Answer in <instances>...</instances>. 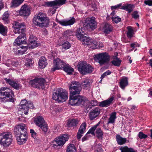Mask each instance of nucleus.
I'll list each match as a JSON object with an SVG mask.
<instances>
[{"label": "nucleus", "mask_w": 152, "mask_h": 152, "mask_svg": "<svg viewBox=\"0 0 152 152\" xmlns=\"http://www.w3.org/2000/svg\"><path fill=\"white\" fill-rule=\"evenodd\" d=\"M30 133L31 134V136L34 138H36L37 137V133L35 132L34 131L33 129L30 130Z\"/></svg>", "instance_id": "4d7b16f0"}, {"label": "nucleus", "mask_w": 152, "mask_h": 152, "mask_svg": "<svg viewBox=\"0 0 152 152\" xmlns=\"http://www.w3.org/2000/svg\"><path fill=\"white\" fill-rule=\"evenodd\" d=\"M91 6L93 9V10H95L97 8L96 5V4H92L91 5Z\"/></svg>", "instance_id": "774afa93"}, {"label": "nucleus", "mask_w": 152, "mask_h": 152, "mask_svg": "<svg viewBox=\"0 0 152 152\" xmlns=\"http://www.w3.org/2000/svg\"><path fill=\"white\" fill-rule=\"evenodd\" d=\"M114 99V96H112L107 100L99 102V106L103 107H107L112 104V102Z\"/></svg>", "instance_id": "412c9836"}, {"label": "nucleus", "mask_w": 152, "mask_h": 152, "mask_svg": "<svg viewBox=\"0 0 152 152\" xmlns=\"http://www.w3.org/2000/svg\"><path fill=\"white\" fill-rule=\"evenodd\" d=\"M121 4H119L117 5L112 6L111 7V9L112 10L114 9H118L121 6Z\"/></svg>", "instance_id": "13d9d810"}, {"label": "nucleus", "mask_w": 152, "mask_h": 152, "mask_svg": "<svg viewBox=\"0 0 152 152\" xmlns=\"http://www.w3.org/2000/svg\"><path fill=\"white\" fill-rule=\"evenodd\" d=\"M95 152H103V151L102 148V145L100 144L99 143L96 145L95 146Z\"/></svg>", "instance_id": "49530a36"}, {"label": "nucleus", "mask_w": 152, "mask_h": 152, "mask_svg": "<svg viewBox=\"0 0 152 152\" xmlns=\"http://www.w3.org/2000/svg\"><path fill=\"white\" fill-rule=\"evenodd\" d=\"M32 59L29 58L26 59V62L24 65V67L26 69H29L32 66L33 62Z\"/></svg>", "instance_id": "4c0bfd02"}, {"label": "nucleus", "mask_w": 152, "mask_h": 152, "mask_svg": "<svg viewBox=\"0 0 152 152\" xmlns=\"http://www.w3.org/2000/svg\"><path fill=\"white\" fill-rule=\"evenodd\" d=\"M34 122L39 127L46 123L43 117L42 116H38L35 118Z\"/></svg>", "instance_id": "a878e982"}, {"label": "nucleus", "mask_w": 152, "mask_h": 152, "mask_svg": "<svg viewBox=\"0 0 152 152\" xmlns=\"http://www.w3.org/2000/svg\"><path fill=\"white\" fill-rule=\"evenodd\" d=\"M6 83L9 84L11 86L16 90L20 89V84L14 80L12 79L5 78L4 79Z\"/></svg>", "instance_id": "6ab92c4d"}, {"label": "nucleus", "mask_w": 152, "mask_h": 152, "mask_svg": "<svg viewBox=\"0 0 152 152\" xmlns=\"http://www.w3.org/2000/svg\"><path fill=\"white\" fill-rule=\"evenodd\" d=\"M81 85L84 88L89 87L90 86L89 79H86L83 80L81 83Z\"/></svg>", "instance_id": "ea45409f"}, {"label": "nucleus", "mask_w": 152, "mask_h": 152, "mask_svg": "<svg viewBox=\"0 0 152 152\" xmlns=\"http://www.w3.org/2000/svg\"><path fill=\"white\" fill-rule=\"evenodd\" d=\"M53 66L51 70V72H52L56 70L62 69L66 64L58 58L53 60Z\"/></svg>", "instance_id": "4468645a"}, {"label": "nucleus", "mask_w": 152, "mask_h": 152, "mask_svg": "<svg viewBox=\"0 0 152 152\" xmlns=\"http://www.w3.org/2000/svg\"><path fill=\"white\" fill-rule=\"evenodd\" d=\"M100 113V109L99 107H96L89 112V118L91 120H93L99 116Z\"/></svg>", "instance_id": "dca6fc26"}, {"label": "nucleus", "mask_w": 152, "mask_h": 152, "mask_svg": "<svg viewBox=\"0 0 152 152\" xmlns=\"http://www.w3.org/2000/svg\"><path fill=\"white\" fill-rule=\"evenodd\" d=\"M86 123L84 122L82 123L80 126L78 132L81 134H83L84 131L86 130Z\"/></svg>", "instance_id": "c03bdc74"}, {"label": "nucleus", "mask_w": 152, "mask_h": 152, "mask_svg": "<svg viewBox=\"0 0 152 152\" xmlns=\"http://www.w3.org/2000/svg\"><path fill=\"white\" fill-rule=\"evenodd\" d=\"M144 3L149 6H152V0H147L144 1Z\"/></svg>", "instance_id": "bf43d9fd"}, {"label": "nucleus", "mask_w": 152, "mask_h": 152, "mask_svg": "<svg viewBox=\"0 0 152 152\" xmlns=\"http://www.w3.org/2000/svg\"><path fill=\"white\" fill-rule=\"evenodd\" d=\"M45 82V79L44 78L36 77L34 79L30 80L29 83L33 87L43 89L45 88L44 84Z\"/></svg>", "instance_id": "1a4fd4ad"}, {"label": "nucleus", "mask_w": 152, "mask_h": 152, "mask_svg": "<svg viewBox=\"0 0 152 152\" xmlns=\"http://www.w3.org/2000/svg\"><path fill=\"white\" fill-rule=\"evenodd\" d=\"M116 139L117 143L119 145H122L125 144L126 141V138H123L119 134H117L116 136Z\"/></svg>", "instance_id": "2f4dec72"}, {"label": "nucleus", "mask_w": 152, "mask_h": 152, "mask_svg": "<svg viewBox=\"0 0 152 152\" xmlns=\"http://www.w3.org/2000/svg\"><path fill=\"white\" fill-rule=\"evenodd\" d=\"M53 8L52 9L53 10L52 11V14L53 15L55 14L56 11V9L58 8L57 6H53L52 7Z\"/></svg>", "instance_id": "0e129e2a"}, {"label": "nucleus", "mask_w": 152, "mask_h": 152, "mask_svg": "<svg viewBox=\"0 0 152 152\" xmlns=\"http://www.w3.org/2000/svg\"><path fill=\"white\" fill-rule=\"evenodd\" d=\"M75 34V32L74 31L68 30L65 31L63 34V36L65 37H68L71 36H73Z\"/></svg>", "instance_id": "e433bc0d"}, {"label": "nucleus", "mask_w": 152, "mask_h": 152, "mask_svg": "<svg viewBox=\"0 0 152 152\" xmlns=\"http://www.w3.org/2000/svg\"><path fill=\"white\" fill-rule=\"evenodd\" d=\"M96 129V127H94V126L92 127L88 131L87 133V134H91L92 135H94V131Z\"/></svg>", "instance_id": "603ef678"}, {"label": "nucleus", "mask_w": 152, "mask_h": 152, "mask_svg": "<svg viewBox=\"0 0 152 152\" xmlns=\"http://www.w3.org/2000/svg\"><path fill=\"white\" fill-rule=\"evenodd\" d=\"M66 0H56L50 1L45 2V4L48 7L57 6L65 4Z\"/></svg>", "instance_id": "f3484780"}, {"label": "nucleus", "mask_w": 152, "mask_h": 152, "mask_svg": "<svg viewBox=\"0 0 152 152\" xmlns=\"http://www.w3.org/2000/svg\"><path fill=\"white\" fill-rule=\"evenodd\" d=\"M88 139V136L87 134L82 139V141L83 142Z\"/></svg>", "instance_id": "69168bd1"}, {"label": "nucleus", "mask_w": 152, "mask_h": 152, "mask_svg": "<svg viewBox=\"0 0 152 152\" xmlns=\"http://www.w3.org/2000/svg\"><path fill=\"white\" fill-rule=\"evenodd\" d=\"M62 69L66 72L69 75H72L74 71V69L72 68L70 66L69 64H66Z\"/></svg>", "instance_id": "c756f323"}, {"label": "nucleus", "mask_w": 152, "mask_h": 152, "mask_svg": "<svg viewBox=\"0 0 152 152\" xmlns=\"http://www.w3.org/2000/svg\"><path fill=\"white\" fill-rule=\"evenodd\" d=\"M81 39H79L82 42V44L84 45H87L88 46H94L95 48H96L97 45V42L96 41L90 38L89 37H86L84 36L82 37Z\"/></svg>", "instance_id": "f8f14e48"}, {"label": "nucleus", "mask_w": 152, "mask_h": 152, "mask_svg": "<svg viewBox=\"0 0 152 152\" xmlns=\"http://www.w3.org/2000/svg\"><path fill=\"white\" fill-rule=\"evenodd\" d=\"M7 31L6 27H4L2 24H0V33L3 35L5 36L6 35Z\"/></svg>", "instance_id": "37998d69"}, {"label": "nucleus", "mask_w": 152, "mask_h": 152, "mask_svg": "<svg viewBox=\"0 0 152 152\" xmlns=\"http://www.w3.org/2000/svg\"><path fill=\"white\" fill-rule=\"evenodd\" d=\"M132 17L135 19H137L139 17V15L138 14V12L137 11H134L132 15Z\"/></svg>", "instance_id": "6e6d98bb"}, {"label": "nucleus", "mask_w": 152, "mask_h": 152, "mask_svg": "<svg viewBox=\"0 0 152 152\" xmlns=\"http://www.w3.org/2000/svg\"><path fill=\"white\" fill-rule=\"evenodd\" d=\"M70 91L69 104L72 106L84 107L87 105L88 99L78 94L82 90V88L79 82L73 81L68 85Z\"/></svg>", "instance_id": "f257e3e1"}, {"label": "nucleus", "mask_w": 152, "mask_h": 152, "mask_svg": "<svg viewBox=\"0 0 152 152\" xmlns=\"http://www.w3.org/2000/svg\"><path fill=\"white\" fill-rule=\"evenodd\" d=\"M30 103L31 102L28 103L26 99H23L20 102V107H22L28 105L30 104Z\"/></svg>", "instance_id": "09e8293b"}, {"label": "nucleus", "mask_w": 152, "mask_h": 152, "mask_svg": "<svg viewBox=\"0 0 152 152\" xmlns=\"http://www.w3.org/2000/svg\"><path fill=\"white\" fill-rule=\"evenodd\" d=\"M19 12L21 16H28L31 13L30 8L27 4H24L21 6Z\"/></svg>", "instance_id": "2eb2a0df"}, {"label": "nucleus", "mask_w": 152, "mask_h": 152, "mask_svg": "<svg viewBox=\"0 0 152 152\" xmlns=\"http://www.w3.org/2000/svg\"><path fill=\"white\" fill-rule=\"evenodd\" d=\"M66 152H76V148L75 145L73 144H69L66 150Z\"/></svg>", "instance_id": "c9c22d12"}, {"label": "nucleus", "mask_w": 152, "mask_h": 152, "mask_svg": "<svg viewBox=\"0 0 152 152\" xmlns=\"http://www.w3.org/2000/svg\"><path fill=\"white\" fill-rule=\"evenodd\" d=\"M25 134H21L16 137L18 141V143L20 145L25 143L28 139L27 132L25 133Z\"/></svg>", "instance_id": "aec40b11"}, {"label": "nucleus", "mask_w": 152, "mask_h": 152, "mask_svg": "<svg viewBox=\"0 0 152 152\" xmlns=\"http://www.w3.org/2000/svg\"><path fill=\"white\" fill-rule=\"evenodd\" d=\"M13 141L12 136L10 132L0 133V144L4 146H9Z\"/></svg>", "instance_id": "6e6552de"}, {"label": "nucleus", "mask_w": 152, "mask_h": 152, "mask_svg": "<svg viewBox=\"0 0 152 152\" xmlns=\"http://www.w3.org/2000/svg\"><path fill=\"white\" fill-rule=\"evenodd\" d=\"M111 73V72L109 70H108L104 73H103L102 75L100 78L101 79V81L105 77V76L107 75H110Z\"/></svg>", "instance_id": "864d4df0"}, {"label": "nucleus", "mask_w": 152, "mask_h": 152, "mask_svg": "<svg viewBox=\"0 0 152 152\" xmlns=\"http://www.w3.org/2000/svg\"><path fill=\"white\" fill-rule=\"evenodd\" d=\"M12 27L15 34H20L18 37L15 39L14 45L15 46H19L22 44L26 43V34L25 26L24 23H20L15 21L13 22Z\"/></svg>", "instance_id": "f03ea898"}, {"label": "nucleus", "mask_w": 152, "mask_h": 152, "mask_svg": "<svg viewBox=\"0 0 152 152\" xmlns=\"http://www.w3.org/2000/svg\"><path fill=\"white\" fill-rule=\"evenodd\" d=\"M110 57L107 53H102L94 56V59L98 62L100 65L104 64H108L110 60Z\"/></svg>", "instance_id": "0eeeda50"}, {"label": "nucleus", "mask_w": 152, "mask_h": 152, "mask_svg": "<svg viewBox=\"0 0 152 152\" xmlns=\"http://www.w3.org/2000/svg\"><path fill=\"white\" fill-rule=\"evenodd\" d=\"M9 12L7 11L4 14L2 20L4 21L5 23H9Z\"/></svg>", "instance_id": "a19ab883"}, {"label": "nucleus", "mask_w": 152, "mask_h": 152, "mask_svg": "<svg viewBox=\"0 0 152 152\" xmlns=\"http://www.w3.org/2000/svg\"><path fill=\"white\" fill-rule=\"evenodd\" d=\"M68 94L64 91L62 88H57L53 92L52 98L58 102H63L66 101L68 97Z\"/></svg>", "instance_id": "39448f33"}, {"label": "nucleus", "mask_w": 152, "mask_h": 152, "mask_svg": "<svg viewBox=\"0 0 152 152\" xmlns=\"http://www.w3.org/2000/svg\"><path fill=\"white\" fill-rule=\"evenodd\" d=\"M89 103L90 106H91V107H90V108H91L92 107H94L98 105V102L96 100H91Z\"/></svg>", "instance_id": "8fccbe9b"}, {"label": "nucleus", "mask_w": 152, "mask_h": 152, "mask_svg": "<svg viewBox=\"0 0 152 152\" xmlns=\"http://www.w3.org/2000/svg\"><path fill=\"white\" fill-rule=\"evenodd\" d=\"M41 129L42 132H43L44 136L47 135L49 133L48 132V124L46 122L43 125H42L39 126Z\"/></svg>", "instance_id": "f704fd0d"}, {"label": "nucleus", "mask_w": 152, "mask_h": 152, "mask_svg": "<svg viewBox=\"0 0 152 152\" xmlns=\"http://www.w3.org/2000/svg\"><path fill=\"white\" fill-rule=\"evenodd\" d=\"M84 26L86 29L89 31L94 29L97 27L96 22L95 18H86Z\"/></svg>", "instance_id": "9d476101"}, {"label": "nucleus", "mask_w": 152, "mask_h": 152, "mask_svg": "<svg viewBox=\"0 0 152 152\" xmlns=\"http://www.w3.org/2000/svg\"><path fill=\"white\" fill-rule=\"evenodd\" d=\"M134 6L133 4H125L124 6H121L120 9H121L125 10L126 11L128 12L129 13L131 12L133 10L134 8Z\"/></svg>", "instance_id": "c85d7f7f"}, {"label": "nucleus", "mask_w": 152, "mask_h": 152, "mask_svg": "<svg viewBox=\"0 0 152 152\" xmlns=\"http://www.w3.org/2000/svg\"><path fill=\"white\" fill-rule=\"evenodd\" d=\"M138 136L139 138L142 139H145L148 137V135L144 134L142 132H140L139 133Z\"/></svg>", "instance_id": "3c124183"}, {"label": "nucleus", "mask_w": 152, "mask_h": 152, "mask_svg": "<svg viewBox=\"0 0 152 152\" xmlns=\"http://www.w3.org/2000/svg\"><path fill=\"white\" fill-rule=\"evenodd\" d=\"M62 48L65 50L69 49L71 47V45L70 43L67 41L64 42L62 44Z\"/></svg>", "instance_id": "de8ad7c7"}, {"label": "nucleus", "mask_w": 152, "mask_h": 152, "mask_svg": "<svg viewBox=\"0 0 152 152\" xmlns=\"http://www.w3.org/2000/svg\"><path fill=\"white\" fill-rule=\"evenodd\" d=\"M25 0H12L11 2V7L16 8L21 4Z\"/></svg>", "instance_id": "473e14b6"}, {"label": "nucleus", "mask_w": 152, "mask_h": 152, "mask_svg": "<svg viewBox=\"0 0 152 152\" xmlns=\"http://www.w3.org/2000/svg\"><path fill=\"white\" fill-rule=\"evenodd\" d=\"M112 19L113 22L118 23L121 21V19L119 17H112Z\"/></svg>", "instance_id": "5fc2aeb1"}, {"label": "nucleus", "mask_w": 152, "mask_h": 152, "mask_svg": "<svg viewBox=\"0 0 152 152\" xmlns=\"http://www.w3.org/2000/svg\"><path fill=\"white\" fill-rule=\"evenodd\" d=\"M11 64L13 66H15L16 67H17V66L19 64L18 62V61H13L11 62Z\"/></svg>", "instance_id": "e2e57ef3"}, {"label": "nucleus", "mask_w": 152, "mask_h": 152, "mask_svg": "<svg viewBox=\"0 0 152 152\" xmlns=\"http://www.w3.org/2000/svg\"><path fill=\"white\" fill-rule=\"evenodd\" d=\"M77 69L80 73L83 75L91 73L94 71V68L85 61H80L78 62Z\"/></svg>", "instance_id": "423d86ee"}, {"label": "nucleus", "mask_w": 152, "mask_h": 152, "mask_svg": "<svg viewBox=\"0 0 152 152\" xmlns=\"http://www.w3.org/2000/svg\"><path fill=\"white\" fill-rule=\"evenodd\" d=\"M56 21L62 26H67L72 25L76 22V20L74 17L71 18V19L68 20H59L57 18L56 19Z\"/></svg>", "instance_id": "a211bd4d"}, {"label": "nucleus", "mask_w": 152, "mask_h": 152, "mask_svg": "<svg viewBox=\"0 0 152 152\" xmlns=\"http://www.w3.org/2000/svg\"><path fill=\"white\" fill-rule=\"evenodd\" d=\"M85 29L84 28H77L75 34V35L79 39H81L82 37H83L84 34H86L84 32Z\"/></svg>", "instance_id": "cd10ccee"}, {"label": "nucleus", "mask_w": 152, "mask_h": 152, "mask_svg": "<svg viewBox=\"0 0 152 152\" xmlns=\"http://www.w3.org/2000/svg\"><path fill=\"white\" fill-rule=\"evenodd\" d=\"M96 137L98 139H102L103 133L101 129L100 128H98L96 129Z\"/></svg>", "instance_id": "58836bf2"}, {"label": "nucleus", "mask_w": 152, "mask_h": 152, "mask_svg": "<svg viewBox=\"0 0 152 152\" xmlns=\"http://www.w3.org/2000/svg\"><path fill=\"white\" fill-rule=\"evenodd\" d=\"M128 31L127 33V36L128 38L131 39L132 37L133 34V30L131 26L127 27Z\"/></svg>", "instance_id": "79ce46f5"}, {"label": "nucleus", "mask_w": 152, "mask_h": 152, "mask_svg": "<svg viewBox=\"0 0 152 152\" xmlns=\"http://www.w3.org/2000/svg\"><path fill=\"white\" fill-rule=\"evenodd\" d=\"M113 29L112 26L108 23H105L103 27L104 32L105 34L110 33L112 31Z\"/></svg>", "instance_id": "7c9ffc66"}, {"label": "nucleus", "mask_w": 152, "mask_h": 152, "mask_svg": "<svg viewBox=\"0 0 152 152\" xmlns=\"http://www.w3.org/2000/svg\"><path fill=\"white\" fill-rule=\"evenodd\" d=\"M47 59L44 56H42L40 58L38 64L40 68L43 69L45 68L48 64L47 62Z\"/></svg>", "instance_id": "5701e85b"}, {"label": "nucleus", "mask_w": 152, "mask_h": 152, "mask_svg": "<svg viewBox=\"0 0 152 152\" xmlns=\"http://www.w3.org/2000/svg\"><path fill=\"white\" fill-rule=\"evenodd\" d=\"M82 134H81L78 132H77V138L78 140H80L82 136Z\"/></svg>", "instance_id": "338daca9"}, {"label": "nucleus", "mask_w": 152, "mask_h": 152, "mask_svg": "<svg viewBox=\"0 0 152 152\" xmlns=\"http://www.w3.org/2000/svg\"><path fill=\"white\" fill-rule=\"evenodd\" d=\"M121 152H137V151L132 148H129L127 146L121 147L120 148Z\"/></svg>", "instance_id": "72a5a7b5"}, {"label": "nucleus", "mask_w": 152, "mask_h": 152, "mask_svg": "<svg viewBox=\"0 0 152 152\" xmlns=\"http://www.w3.org/2000/svg\"><path fill=\"white\" fill-rule=\"evenodd\" d=\"M115 121V120L110 117L109 119L107 124L109 123H114Z\"/></svg>", "instance_id": "052dcab7"}, {"label": "nucleus", "mask_w": 152, "mask_h": 152, "mask_svg": "<svg viewBox=\"0 0 152 152\" xmlns=\"http://www.w3.org/2000/svg\"><path fill=\"white\" fill-rule=\"evenodd\" d=\"M116 60H113L111 61V63L114 65L119 66L121 64V61L118 58H116Z\"/></svg>", "instance_id": "a18cd8bd"}, {"label": "nucleus", "mask_w": 152, "mask_h": 152, "mask_svg": "<svg viewBox=\"0 0 152 152\" xmlns=\"http://www.w3.org/2000/svg\"><path fill=\"white\" fill-rule=\"evenodd\" d=\"M37 38L33 36L30 35L28 39V42H26V43H24L27 44L28 45L32 44V46L33 48H35L38 46V43H37Z\"/></svg>", "instance_id": "4be33fe9"}, {"label": "nucleus", "mask_w": 152, "mask_h": 152, "mask_svg": "<svg viewBox=\"0 0 152 152\" xmlns=\"http://www.w3.org/2000/svg\"><path fill=\"white\" fill-rule=\"evenodd\" d=\"M119 83L120 87L122 89H124L128 84V77H125L122 78L121 79Z\"/></svg>", "instance_id": "bb28decb"}, {"label": "nucleus", "mask_w": 152, "mask_h": 152, "mask_svg": "<svg viewBox=\"0 0 152 152\" xmlns=\"http://www.w3.org/2000/svg\"><path fill=\"white\" fill-rule=\"evenodd\" d=\"M79 121L77 119H72L68 121L67 123V125L68 127H72L74 128L79 124Z\"/></svg>", "instance_id": "b1692460"}, {"label": "nucleus", "mask_w": 152, "mask_h": 152, "mask_svg": "<svg viewBox=\"0 0 152 152\" xmlns=\"http://www.w3.org/2000/svg\"><path fill=\"white\" fill-rule=\"evenodd\" d=\"M34 106L32 103H30V104L28 105L22 107H20L22 113L26 115H27L29 109H32L34 108Z\"/></svg>", "instance_id": "393cba45"}, {"label": "nucleus", "mask_w": 152, "mask_h": 152, "mask_svg": "<svg viewBox=\"0 0 152 152\" xmlns=\"http://www.w3.org/2000/svg\"><path fill=\"white\" fill-rule=\"evenodd\" d=\"M33 22L35 25L38 26L47 28L49 26L50 20L45 13L40 12L35 15Z\"/></svg>", "instance_id": "20e7f679"}, {"label": "nucleus", "mask_w": 152, "mask_h": 152, "mask_svg": "<svg viewBox=\"0 0 152 152\" xmlns=\"http://www.w3.org/2000/svg\"><path fill=\"white\" fill-rule=\"evenodd\" d=\"M110 117L115 120L116 118V113L115 112H113L112 113Z\"/></svg>", "instance_id": "680f3d73"}, {"label": "nucleus", "mask_w": 152, "mask_h": 152, "mask_svg": "<svg viewBox=\"0 0 152 152\" xmlns=\"http://www.w3.org/2000/svg\"><path fill=\"white\" fill-rule=\"evenodd\" d=\"M13 91L7 87H2L0 89V100L1 102H10L13 103L16 100Z\"/></svg>", "instance_id": "7ed1b4c3"}, {"label": "nucleus", "mask_w": 152, "mask_h": 152, "mask_svg": "<svg viewBox=\"0 0 152 152\" xmlns=\"http://www.w3.org/2000/svg\"><path fill=\"white\" fill-rule=\"evenodd\" d=\"M69 137L68 134H64L55 138L54 141L56 143V144H54L53 145L62 146L68 141Z\"/></svg>", "instance_id": "ddd939ff"}, {"label": "nucleus", "mask_w": 152, "mask_h": 152, "mask_svg": "<svg viewBox=\"0 0 152 152\" xmlns=\"http://www.w3.org/2000/svg\"><path fill=\"white\" fill-rule=\"evenodd\" d=\"M14 134L16 137L21 134H25V133L27 132L26 126L23 124H19L14 127Z\"/></svg>", "instance_id": "9b49d317"}]
</instances>
